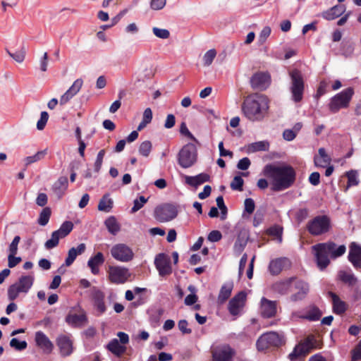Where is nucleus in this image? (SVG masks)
<instances>
[{"label": "nucleus", "mask_w": 361, "mask_h": 361, "mask_svg": "<svg viewBox=\"0 0 361 361\" xmlns=\"http://www.w3.org/2000/svg\"><path fill=\"white\" fill-rule=\"evenodd\" d=\"M188 322L185 319H181L178 323V329L182 332L183 334H190L192 329L188 328Z\"/></svg>", "instance_id": "nucleus-60"}, {"label": "nucleus", "mask_w": 361, "mask_h": 361, "mask_svg": "<svg viewBox=\"0 0 361 361\" xmlns=\"http://www.w3.org/2000/svg\"><path fill=\"white\" fill-rule=\"evenodd\" d=\"M322 317V312L316 306H312L305 315L299 316L300 318L309 321H317Z\"/></svg>", "instance_id": "nucleus-42"}, {"label": "nucleus", "mask_w": 361, "mask_h": 361, "mask_svg": "<svg viewBox=\"0 0 361 361\" xmlns=\"http://www.w3.org/2000/svg\"><path fill=\"white\" fill-rule=\"evenodd\" d=\"M293 287L297 290V292L292 294L290 297V300L293 302H297L305 299L310 290L309 284L296 276L295 280H294Z\"/></svg>", "instance_id": "nucleus-16"}, {"label": "nucleus", "mask_w": 361, "mask_h": 361, "mask_svg": "<svg viewBox=\"0 0 361 361\" xmlns=\"http://www.w3.org/2000/svg\"><path fill=\"white\" fill-rule=\"evenodd\" d=\"M345 11L344 5H336L322 13V17L327 20H332L341 16Z\"/></svg>", "instance_id": "nucleus-29"}, {"label": "nucleus", "mask_w": 361, "mask_h": 361, "mask_svg": "<svg viewBox=\"0 0 361 361\" xmlns=\"http://www.w3.org/2000/svg\"><path fill=\"white\" fill-rule=\"evenodd\" d=\"M348 178V187L357 185L359 183L357 180V175L355 171H350L346 173Z\"/></svg>", "instance_id": "nucleus-53"}, {"label": "nucleus", "mask_w": 361, "mask_h": 361, "mask_svg": "<svg viewBox=\"0 0 361 361\" xmlns=\"http://www.w3.org/2000/svg\"><path fill=\"white\" fill-rule=\"evenodd\" d=\"M270 34H271V28L268 26L264 27L262 30V31L259 35L258 40L260 42V44H264L265 42V41L267 40V39L268 38V37L270 35Z\"/></svg>", "instance_id": "nucleus-61"}, {"label": "nucleus", "mask_w": 361, "mask_h": 361, "mask_svg": "<svg viewBox=\"0 0 361 361\" xmlns=\"http://www.w3.org/2000/svg\"><path fill=\"white\" fill-rule=\"evenodd\" d=\"M109 232L113 235H116L120 231V225L114 216L107 218L104 222Z\"/></svg>", "instance_id": "nucleus-39"}, {"label": "nucleus", "mask_w": 361, "mask_h": 361, "mask_svg": "<svg viewBox=\"0 0 361 361\" xmlns=\"http://www.w3.org/2000/svg\"><path fill=\"white\" fill-rule=\"evenodd\" d=\"M353 94V89L352 87H348L336 94L332 97L329 103V106L330 111L333 113H336L342 108L348 107Z\"/></svg>", "instance_id": "nucleus-8"}, {"label": "nucleus", "mask_w": 361, "mask_h": 361, "mask_svg": "<svg viewBox=\"0 0 361 361\" xmlns=\"http://www.w3.org/2000/svg\"><path fill=\"white\" fill-rule=\"evenodd\" d=\"M246 300V293L240 291L236 294L228 302V309L231 314L236 316L243 307Z\"/></svg>", "instance_id": "nucleus-19"}, {"label": "nucleus", "mask_w": 361, "mask_h": 361, "mask_svg": "<svg viewBox=\"0 0 361 361\" xmlns=\"http://www.w3.org/2000/svg\"><path fill=\"white\" fill-rule=\"evenodd\" d=\"M264 175L272 179L271 189L278 192L289 188L295 180V171L291 166H277L267 164L263 170Z\"/></svg>", "instance_id": "nucleus-2"}, {"label": "nucleus", "mask_w": 361, "mask_h": 361, "mask_svg": "<svg viewBox=\"0 0 361 361\" xmlns=\"http://www.w3.org/2000/svg\"><path fill=\"white\" fill-rule=\"evenodd\" d=\"M216 56V51L215 49H212L207 51L203 56L204 65L207 66L211 65Z\"/></svg>", "instance_id": "nucleus-50"}, {"label": "nucleus", "mask_w": 361, "mask_h": 361, "mask_svg": "<svg viewBox=\"0 0 361 361\" xmlns=\"http://www.w3.org/2000/svg\"><path fill=\"white\" fill-rule=\"evenodd\" d=\"M245 212L251 214L254 212L255 209V204L252 198H246L244 202Z\"/></svg>", "instance_id": "nucleus-59"}, {"label": "nucleus", "mask_w": 361, "mask_h": 361, "mask_svg": "<svg viewBox=\"0 0 361 361\" xmlns=\"http://www.w3.org/2000/svg\"><path fill=\"white\" fill-rule=\"evenodd\" d=\"M152 142L149 140H145L140 145L138 152L140 155L147 157L152 151Z\"/></svg>", "instance_id": "nucleus-45"}, {"label": "nucleus", "mask_w": 361, "mask_h": 361, "mask_svg": "<svg viewBox=\"0 0 361 361\" xmlns=\"http://www.w3.org/2000/svg\"><path fill=\"white\" fill-rule=\"evenodd\" d=\"M10 345L17 350H23L27 348V343L25 341H20L18 338H13L10 341Z\"/></svg>", "instance_id": "nucleus-51"}, {"label": "nucleus", "mask_w": 361, "mask_h": 361, "mask_svg": "<svg viewBox=\"0 0 361 361\" xmlns=\"http://www.w3.org/2000/svg\"><path fill=\"white\" fill-rule=\"evenodd\" d=\"M283 343V337L279 334L270 331L262 334L257 341L259 350H264L269 348H279Z\"/></svg>", "instance_id": "nucleus-9"}, {"label": "nucleus", "mask_w": 361, "mask_h": 361, "mask_svg": "<svg viewBox=\"0 0 361 361\" xmlns=\"http://www.w3.org/2000/svg\"><path fill=\"white\" fill-rule=\"evenodd\" d=\"M341 45V51L343 55H344L345 56H348L353 54L354 51V47L352 42H343Z\"/></svg>", "instance_id": "nucleus-55"}, {"label": "nucleus", "mask_w": 361, "mask_h": 361, "mask_svg": "<svg viewBox=\"0 0 361 361\" xmlns=\"http://www.w3.org/2000/svg\"><path fill=\"white\" fill-rule=\"evenodd\" d=\"M329 295L332 300L333 312L336 314H343L347 310V304L334 292H329Z\"/></svg>", "instance_id": "nucleus-28"}, {"label": "nucleus", "mask_w": 361, "mask_h": 361, "mask_svg": "<svg viewBox=\"0 0 361 361\" xmlns=\"http://www.w3.org/2000/svg\"><path fill=\"white\" fill-rule=\"evenodd\" d=\"M351 360L358 361L361 360V340L350 351Z\"/></svg>", "instance_id": "nucleus-54"}, {"label": "nucleus", "mask_w": 361, "mask_h": 361, "mask_svg": "<svg viewBox=\"0 0 361 361\" xmlns=\"http://www.w3.org/2000/svg\"><path fill=\"white\" fill-rule=\"evenodd\" d=\"M83 84L81 78L75 80L70 88L61 97L60 104L64 105L68 103L80 91Z\"/></svg>", "instance_id": "nucleus-21"}, {"label": "nucleus", "mask_w": 361, "mask_h": 361, "mask_svg": "<svg viewBox=\"0 0 361 361\" xmlns=\"http://www.w3.org/2000/svg\"><path fill=\"white\" fill-rule=\"evenodd\" d=\"M338 277L343 283L348 285L349 286H354L357 280L351 271H340Z\"/></svg>", "instance_id": "nucleus-35"}, {"label": "nucleus", "mask_w": 361, "mask_h": 361, "mask_svg": "<svg viewBox=\"0 0 361 361\" xmlns=\"http://www.w3.org/2000/svg\"><path fill=\"white\" fill-rule=\"evenodd\" d=\"M317 342L314 336H308L302 343L296 345L293 351L289 354L290 360L293 361L300 357L307 355L312 350L317 348Z\"/></svg>", "instance_id": "nucleus-10"}, {"label": "nucleus", "mask_w": 361, "mask_h": 361, "mask_svg": "<svg viewBox=\"0 0 361 361\" xmlns=\"http://www.w3.org/2000/svg\"><path fill=\"white\" fill-rule=\"evenodd\" d=\"M294 280H295V276L276 281L272 284L271 289L278 294L287 295L292 291Z\"/></svg>", "instance_id": "nucleus-17"}, {"label": "nucleus", "mask_w": 361, "mask_h": 361, "mask_svg": "<svg viewBox=\"0 0 361 361\" xmlns=\"http://www.w3.org/2000/svg\"><path fill=\"white\" fill-rule=\"evenodd\" d=\"M104 262V257L102 252H97L94 257L90 258L87 262V265L91 269V272L97 275L99 272V266L102 265Z\"/></svg>", "instance_id": "nucleus-30"}, {"label": "nucleus", "mask_w": 361, "mask_h": 361, "mask_svg": "<svg viewBox=\"0 0 361 361\" xmlns=\"http://www.w3.org/2000/svg\"><path fill=\"white\" fill-rule=\"evenodd\" d=\"M267 233L270 235H273L275 237H277L279 238V241L281 242L282 240V228L279 226H274L271 227L268 231Z\"/></svg>", "instance_id": "nucleus-62"}, {"label": "nucleus", "mask_w": 361, "mask_h": 361, "mask_svg": "<svg viewBox=\"0 0 361 361\" xmlns=\"http://www.w3.org/2000/svg\"><path fill=\"white\" fill-rule=\"evenodd\" d=\"M111 255L115 259L122 262H128L134 257L132 249L123 243L114 245L111 249Z\"/></svg>", "instance_id": "nucleus-13"}, {"label": "nucleus", "mask_w": 361, "mask_h": 361, "mask_svg": "<svg viewBox=\"0 0 361 361\" xmlns=\"http://www.w3.org/2000/svg\"><path fill=\"white\" fill-rule=\"evenodd\" d=\"M114 202L108 194L102 196L98 204V210L104 212H109L113 207Z\"/></svg>", "instance_id": "nucleus-37"}, {"label": "nucleus", "mask_w": 361, "mask_h": 361, "mask_svg": "<svg viewBox=\"0 0 361 361\" xmlns=\"http://www.w3.org/2000/svg\"><path fill=\"white\" fill-rule=\"evenodd\" d=\"M108 274L109 280L115 284L125 283L131 276L128 268L120 266H110Z\"/></svg>", "instance_id": "nucleus-12"}, {"label": "nucleus", "mask_w": 361, "mask_h": 361, "mask_svg": "<svg viewBox=\"0 0 361 361\" xmlns=\"http://www.w3.org/2000/svg\"><path fill=\"white\" fill-rule=\"evenodd\" d=\"M180 133L192 140L197 141L194 135L188 130L185 123L183 122L180 127Z\"/></svg>", "instance_id": "nucleus-63"}, {"label": "nucleus", "mask_w": 361, "mask_h": 361, "mask_svg": "<svg viewBox=\"0 0 361 361\" xmlns=\"http://www.w3.org/2000/svg\"><path fill=\"white\" fill-rule=\"evenodd\" d=\"M247 245V241L238 238L233 245V252L236 255H240Z\"/></svg>", "instance_id": "nucleus-47"}, {"label": "nucleus", "mask_w": 361, "mask_h": 361, "mask_svg": "<svg viewBox=\"0 0 361 361\" xmlns=\"http://www.w3.org/2000/svg\"><path fill=\"white\" fill-rule=\"evenodd\" d=\"M306 228L311 235H321L329 231L331 220L326 215H319L309 221Z\"/></svg>", "instance_id": "nucleus-4"}, {"label": "nucleus", "mask_w": 361, "mask_h": 361, "mask_svg": "<svg viewBox=\"0 0 361 361\" xmlns=\"http://www.w3.org/2000/svg\"><path fill=\"white\" fill-rule=\"evenodd\" d=\"M291 79L290 90L292 94V99L295 102H300L303 98L305 90V82L301 72L294 69L290 72Z\"/></svg>", "instance_id": "nucleus-7"}, {"label": "nucleus", "mask_w": 361, "mask_h": 361, "mask_svg": "<svg viewBox=\"0 0 361 361\" xmlns=\"http://www.w3.org/2000/svg\"><path fill=\"white\" fill-rule=\"evenodd\" d=\"M233 288V283H225L221 286L218 295L219 302L224 303L230 298Z\"/></svg>", "instance_id": "nucleus-36"}, {"label": "nucleus", "mask_w": 361, "mask_h": 361, "mask_svg": "<svg viewBox=\"0 0 361 361\" xmlns=\"http://www.w3.org/2000/svg\"><path fill=\"white\" fill-rule=\"evenodd\" d=\"M35 342L38 347L43 350L45 353H50L54 345L49 338L41 331L35 334Z\"/></svg>", "instance_id": "nucleus-26"}, {"label": "nucleus", "mask_w": 361, "mask_h": 361, "mask_svg": "<svg viewBox=\"0 0 361 361\" xmlns=\"http://www.w3.org/2000/svg\"><path fill=\"white\" fill-rule=\"evenodd\" d=\"M148 201V198H145L144 196L140 195L138 198L135 199L133 202V206L131 208V213H135L141 208L143 207L145 203Z\"/></svg>", "instance_id": "nucleus-46"}, {"label": "nucleus", "mask_w": 361, "mask_h": 361, "mask_svg": "<svg viewBox=\"0 0 361 361\" xmlns=\"http://www.w3.org/2000/svg\"><path fill=\"white\" fill-rule=\"evenodd\" d=\"M235 350L228 345L216 348L212 352L213 361H232Z\"/></svg>", "instance_id": "nucleus-18"}, {"label": "nucleus", "mask_w": 361, "mask_h": 361, "mask_svg": "<svg viewBox=\"0 0 361 361\" xmlns=\"http://www.w3.org/2000/svg\"><path fill=\"white\" fill-rule=\"evenodd\" d=\"M47 154V149H45L44 150L38 151L36 154H35L32 156L26 157L24 159L25 166L27 167L32 164L44 159Z\"/></svg>", "instance_id": "nucleus-38"}, {"label": "nucleus", "mask_w": 361, "mask_h": 361, "mask_svg": "<svg viewBox=\"0 0 361 361\" xmlns=\"http://www.w3.org/2000/svg\"><path fill=\"white\" fill-rule=\"evenodd\" d=\"M243 184H244L243 179L240 176H236L233 178V179L231 183V188L234 190L243 191Z\"/></svg>", "instance_id": "nucleus-49"}, {"label": "nucleus", "mask_w": 361, "mask_h": 361, "mask_svg": "<svg viewBox=\"0 0 361 361\" xmlns=\"http://www.w3.org/2000/svg\"><path fill=\"white\" fill-rule=\"evenodd\" d=\"M20 241V237L19 235H16L13 239L12 242L10 243L8 246V254H17L18 253V246Z\"/></svg>", "instance_id": "nucleus-57"}, {"label": "nucleus", "mask_w": 361, "mask_h": 361, "mask_svg": "<svg viewBox=\"0 0 361 361\" xmlns=\"http://www.w3.org/2000/svg\"><path fill=\"white\" fill-rule=\"evenodd\" d=\"M210 176L207 173H202L195 176H185V183L193 187H197L209 180Z\"/></svg>", "instance_id": "nucleus-32"}, {"label": "nucleus", "mask_w": 361, "mask_h": 361, "mask_svg": "<svg viewBox=\"0 0 361 361\" xmlns=\"http://www.w3.org/2000/svg\"><path fill=\"white\" fill-rule=\"evenodd\" d=\"M269 142L266 141H259L253 142L248 145L247 152L253 153L259 151H267L269 149Z\"/></svg>", "instance_id": "nucleus-40"}, {"label": "nucleus", "mask_w": 361, "mask_h": 361, "mask_svg": "<svg viewBox=\"0 0 361 361\" xmlns=\"http://www.w3.org/2000/svg\"><path fill=\"white\" fill-rule=\"evenodd\" d=\"M56 344L62 356H68L73 353V342L68 336H59L56 339Z\"/></svg>", "instance_id": "nucleus-25"}, {"label": "nucleus", "mask_w": 361, "mask_h": 361, "mask_svg": "<svg viewBox=\"0 0 361 361\" xmlns=\"http://www.w3.org/2000/svg\"><path fill=\"white\" fill-rule=\"evenodd\" d=\"M153 34L160 39H168L170 37V32L166 29L154 27L152 28Z\"/></svg>", "instance_id": "nucleus-52"}, {"label": "nucleus", "mask_w": 361, "mask_h": 361, "mask_svg": "<svg viewBox=\"0 0 361 361\" xmlns=\"http://www.w3.org/2000/svg\"><path fill=\"white\" fill-rule=\"evenodd\" d=\"M154 264L161 276H169L172 273L171 259L164 253H159L156 256Z\"/></svg>", "instance_id": "nucleus-15"}, {"label": "nucleus", "mask_w": 361, "mask_h": 361, "mask_svg": "<svg viewBox=\"0 0 361 361\" xmlns=\"http://www.w3.org/2000/svg\"><path fill=\"white\" fill-rule=\"evenodd\" d=\"M290 265V262L287 257H279L272 259L269 264V271L273 276L279 275L286 267Z\"/></svg>", "instance_id": "nucleus-22"}, {"label": "nucleus", "mask_w": 361, "mask_h": 361, "mask_svg": "<svg viewBox=\"0 0 361 361\" xmlns=\"http://www.w3.org/2000/svg\"><path fill=\"white\" fill-rule=\"evenodd\" d=\"M54 231L51 233V238L48 240L44 246L47 250L53 249L59 245V240L61 239Z\"/></svg>", "instance_id": "nucleus-48"}, {"label": "nucleus", "mask_w": 361, "mask_h": 361, "mask_svg": "<svg viewBox=\"0 0 361 361\" xmlns=\"http://www.w3.org/2000/svg\"><path fill=\"white\" fill-rule=\"evenodd\" d=\"M269 99L263 94L252 93L245 97L241 109L243 115L251 121H260L267 115Z\"/></svg>", "instance_id": "nucleus-1"}, {"label": "nucleus", "mask_w": 361, "mask_h": 361, "mask_svg": "<svg viewBox=\"0 0 361 361\" xmlns=\"http://www.w3.org/2000/svg\"><path fill=\"white\" fill-rule=\"evenodd\" d=\"M177 215V207L172 204L165 203L157 206L154 209V218L161 223L170 221Z\"/></svg>", "instance_id": "nucleus-11"}, {"label": "nucleus", "mask_w": 361, "mask_h": 361, "mask_svg": "<svg viewBox=\"0 0 361 361\" xmlns=\"http://www.w3.org/2000/svg\"><path fill=\"white\" fill-rule=\"evenodd\" d=\"M106 348L117 357H121L126 351V347L121 344L118 339H112L107 345Z\"/></svg>", "instance_id": "nucleus-33"}, {"label": "nucleus", "mask_w": 361, "mask_h": 361, "mask_svg": "<svg viewBox=\"0 0 361 361\" xmlns=\"http://www.w3.org/2000/svg\"><path fill=\"white\" fill-rule=\"evenodd\" d=\"M312 248L315 252L317 264L320 269L326 268L330 264L329 257L331 259H336L344 255L346 251L345 245L338 246L333 241L317 243Z\"/></svg>", "instance_id": "nucleus-3"}, {"label": "nucleus", "mask_w": 361, "mask_h": 361, "mask_svg": "<svg viewBox=\"0 0 361 361\" xmlns=\"http://www.w3.org/2000/svg\"><path fill=\"white\" fill-rule=\"evenodd\" d=\"M6 53L16 62L21 63L24 61L26 55L25 47H22L20 50L12 53L8 48H5Z\"/></svg>", "instance_id": "nucleus-41"}, {"label": "nucleus", "mask_w": 361, "mask_h": 361, "mask_svg": "<svg viewBox=\"0 0 361 361\" xmlns=\"http://www.w3.org/2000/svg\"><path fill=\"white\" fill-rule=\"evenodd\" d=\"M197 159V149L192 143L184 145L178 154V163L183 169L192 166Z\"/></svg>", "instance_id": "nucleus-6"}, {"label": "nucleus", "mask_w": 361, "mask_h": 361, "mask_svg": "<svg viewBox=\"0 0 361 361\" xmlns=\"http://www.w3.org/2000/svg\"><path fill=\"white\" fill-rule=\"evenodd\" d=\"M250 83L255 90H265L270 85L271 75L268 72L258 71L250 78Z\"/></svg>", "instance_id": "nucleus-14"}, {"label": "nucleus", "mask_w": 361, "mask_h": 361, "mask_svg": "<svg viewBox=\"0 0 361 361\" xmlns=\"http://www.w3.org/2000/svg\"><path fill=\"white\" fill-rule=\"evenodd\" d=\"M49 119V114L47 111H42L40 118L37 123V128L38 130H42L44 128Z\"/></svg>", "instance_id": "nucleus-56"}, {"label": "nucleus", "mask_w": 361, "mask_h": 361, "mask_svg": "<svg viewBox=\"0 0 361 361\" xmlns=\"http://www.w3.org/2000/svg\"><path fill=\"white\" fill-rule=\"evenodd\" d=\"M261 315L264 318H271L276 314V302L265 298L261 300Z\"/></svg>", "instance_id": "nucleus-23"}, {"label": "nucleus", "mask_w": 361, "mask_h": 361, "mask_svg": "<svg viewBox=\"0 0 361 361\" xmlns=\"http://www.w3.org/2000/svg\"><path fill=\"white\" fill-rule=\"evenodd\" d=\"M35 281L33 276H22L18 281L8 288V298L11 301L16 300L20 293H27Z\"/></svg>", "instance_id": "nucleus-5"}, {"label": "nucleus", "mask_w": 361, "mask_h": 361, "mask_svg": "<svg viewBox=\"0 0 361 361\" xmlns=\"http://www.w3.org/2000/svg\"><path fill=\"white\" fill-rule=\"evenodd\" d=\"M207 238L211 242H218L222 238V235L219 231L214 230L209 233Z\"/></svg>", "instance_id": "nucleus-64"}, {"label": "nucleus", "mask_w": 361, "mask_h": 361, "mask_svg": "<svg viewBox=\"0 0 361 361\" xmlns=\"http://www.w3.org/2000/svg\"><path fill=\"white\" fill-rule=\"evenodd\" d=\"M104 293L97 289L96 287H93L92 291V298L93 300L94 306L99 312V314H102L106 312V307L104 303Z\"/></svg>", "instance_id": "nucleus-24"}, {"label": "nucleus", "mask_w": 361, "mask_h": 361, "mask_svg": "<svg viewBox=\"0 0 361 361\" xmlns=\"http://www.w3.org/2000/svg\"><path fill=\"white\" fill-rule=\"evenodd\" d=\"M348 258L355 269L361 268V246L357 243L350 244Z\"/></svg>", "instance_id": "nucleus-20"}, {"label": "nucleus", "mask_w": 361, "mask_h": 361, "mask_svg": "<svg viewBox=\"0 0 361 361\" xmlns=\"http://www.w3.org/2000/svg\"><path fill=\"white\" fill-rule=\"evenodd\" d=\"M51 209L49 207H45L42 209L41 213L39 214V219L37 222L41 226H45L48 224L49 220L51 216Z\"/></svg>", "instance_id": "nucleus-44"}, {"label": "nucleus", "mask_w": 361, "mask_h": 361, "mask_svg": "<svg viewBox=\"0 0 361 361\" xmlns=\"http://www.w3.org/2000/svg\"><path fill=\"white\" fill-rule=\"evenodd\" d=\"M66 321L67 323H68L70 324L78 325V324H80L87 322V317L84 314H68L66 318Z\"/></svg>", "instance_id": "nucleus-43"}, {"label": "nucleus", "mask_w": 361, "mask_h": 361, "mask_svg": "<svg viewBox=\"0 0 361 361\" xmlns=\"http://www.w3.org/2000/svg\"><path fill=\"white\" fill-rule=\"evenodd\" d=\"M68 180L66 176H60L51 187L53 192L61 199L68 189Z\"/></svg>", "instance_id": "nucleus-27"}, {"label": "nucleus", "mask_w": 361, "mask_h": 361, "mask_svg": "<svg viewBox=\"0 0 361 361\" xmlns=\"http://www.w3.org/2000/svg\"><path fill=\"white\" fill-rule=\"evenodd\" d=\"M319 157L314 159V164L317 166L324 168L331 162L330 157L326 154L324 148H319L318 150Z\"/></svg>", "instance_id": "nucleus-34"}, {"label": "nucleus", "mask_w": 361, "mask_h": 361, "mask_svg": "<svg viewBox=\"0 0 361 361\" xmlns=\"http://www.w3.org/2000/svg\"><path fill=\"white\" fill-rule=\"evenodd\" d=\"M16 254H8V266L9 268H13L18 265L22 259L20 257H16Z\"/></svg>", "instance_id": "nucleus-58"}, {"label": "nucleus", "mask_w": 361, "mask_h": 361, "mask_svg": "<svg viewBox=\"0 0 361 361\" xmlns=\"http://www.w3.org/2000/svg\"><path fill=\"white\" fill-rule=\"evenodd\" d=\"M86 249V245L85 243H80L75 247H71L68 252V257L65 260V266L69 267L71 266L75 259H76L78 255L82 254Z\"/></svg>", "instance_id": "nucleus-31"}]
</instances>
